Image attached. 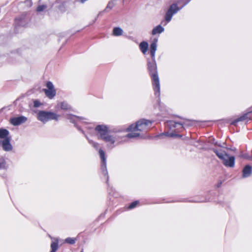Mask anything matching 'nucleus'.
<instances>
[{
  "instance_id": "7ed1b4c3",
  "label": "nucleus",
  "mask_w": 252,
  "mask_h": 252,
  "mask_svg": "<svg viewBox=\"0 0 252 252\" xmlns=\"http://www.w3.org/2000/svg\"><path fill=\"white\" fill-rule=\"evenodd\" d=\"M148 68L152 79V84L156 95L158 96L160 94V84L159 78L157 72V65L155 61L149 62Z\"/></svg>"
},
{
  "instance_id": "dca6fc26",
  "label": "nucleus",
  "mask_w": 252,
  "mask_h": 252,
  "mask_svg": "<svg viewBox=\"0 0 252 252\" xmlns=\"http://www.w3.org/2000/svg\"><path fill=\"white\" fill-rule=\"evenodd\" d=\"M62 109L68 110L70 109V106L66 102H62L59 104Z\"/></svg>"
},
{
  "instance_id": "f8f14e48",
  "label": "nucleus",
  "mask_w": 252,
  "mask_h": 252,
  "mask_svg": "<svg viewBox=\"0 0 252 252\" xmlns=\"http://www.w3.org/2000/svg\"><path fill=\"white\" fill-rule=\"evenodd\" d=\"M252 169L251 166L246 165L243 170V177L246 178L250 176L252 174Z\"/></svg>"
},
{
  "instance_id": "6ab92c4d",
  "label": "nucleus",
  "mask_w": 252,
  "mask_h": 252,
  "mask_svg": "<svg viewBox=\"0 0 252 252\" xmlns=\"http://www.w3.org/2000/svg\"><path fill=\"white\" fill-rule=\"evenodd\" d=\"M65 242L70 244H73L76 242V239L73 238L68 237L65 239Z\"/></svg>"
},
{
  "instance_id": "4be33fe9",
  "label": "nucleus",
  "mask_w": 252,
  "mask_h": 252,
  "mask_svg": "<svg viewBox=\"0 0 252 252\" xmlns=\"http://www.w3.org/2000/svg\"><path fill=\"white\" fill-rule=\"evenodd\" d=\"M138 201H134V202L131 203L128 206V208L129 209L134 208V207H135L136 206V205L138 204Z\"/></svg>"
},
{
  "instance_id": "5701e85b",
  "label": "nucleus",
  "mask_w": 252,
  "mask_h": 252,
  "mask_svg": "<svg viewBox=\"0 0 252 252\" xmlns=\"http://www.w3.org/2000/svg\"><path fill=\"white\" fill-rule=\"evenodd\" d=\"M46 8V6L44 5H40L37 7V11L40 12L44 10Z\"/></svg>"
},
{
  "instance_id": "39448f33",
  "label": "nucleus",
  "mask_w": 252,
  "mask_h": 252,
  "mask_svg": "<svg viewBox=\"0 0 252 252\" xmlns=\"http://www.w3.org/2000/svg\"><path fill=\"white\" fill-rule=\"evenodd\" d=\"M0 139L2 144V148L5 151H10L12 149V146L10 144L11 136H9V131L4 128H0Z\"/></svg>"
},
{
  "instance_id": "6e6552de",
  "label": "nucleus",
  "mask_w": 252,
  "mask_h": 252,
  "mask_svg": "<svg viewBox=\"0 0 252 252\" xmlns=\"http://www.w3.org/2000/svg\"><path fill=\"white\" fill-rule=\"evenodd\" d=\"M180 9L176 3L172 4L169 7L167 10L165 16V19L167 23L170 22L172 19L173 15L176 13Z\"/></svg>"
},
{
  "instance_id": "a878e982",
  "label": "nucleus",
  "mask_w": 252,
  "mask_h": 252,
  "mask_svg": "<svg viewBox=\"0 0 252 252\" xmlns=\"http://www.w3.org/2000/svg\"><path fill=\"white\" fill-rule=\"evenodd\" d=\"M10 123L13 126H16V118H13L10 119Z\"/></svg>"
},
{
  "instance_id": "4468645a",
  "label": "nucleus",
  "mask_w": 252,
  "mask_h": 252,
  "mask_svg": "<svg viewBox=\"0 0 252 252\" xmlns=\"http://www.w3.org/2000/svg\"><path fill=\"white\" fill-rule=\"evenodd\" d=\"M139 47L142 52L145 54L148 50V44L146 42L143 41L140 43Z\"/></svg>"
},
{
  "instance_id": "f3484780",
  "label": "nucleus",
  "mask_w": 252,
  "mask_h": 252,
  "mask_svg": "<svg viewBox=\"0 0 252 252\" xmlns=\"http://www.w3.org/2000/svg\"><path fill=\"white\" fill-rule=\"evenodd\" d=\"M27 120V118L24 116L17 117V125L25 123Z\"/></svg>"
},
{
  "instance_id": "9d476101",
  "label": "nucleus",
  "mask_w": 252,
  "mask_h": 252,
  "mask_svg": "<svg viewBox=\"0 0 252 252\" xmlns=\"http://www.w3.org/2000/svg\"><path fill=\"white\" fill-rule=\"evenodd\" d=\"M158 41V38H154L150 45V53L153 59L155 58V53L157 50Z\"/></svg>"
},
{
  "instance_id": "393cba45",
  "label": "nucleus",
  "mask_w": 252,
  "mask_h": 252,
  "mask_svg": "<svg viewBox=\"0 0 252 252\" xmlns=\"http://www.w3.org/2000/svg\"><path fill=\"white\" fill-rule=\"evenodd\" d=\"M89 143L93 145V146L95 149H97L98 148V144L97 143H95L91 140L89 141Z\"/></svg>"
},
{
  "instance_id": "0eeeda50",
  "label": "nucleus",
  "mask_w": 252,
  "mask_h": 252,
  "mask_svg": "<svg viewBox=\"0 0 252 252\" xmlns=\"http://www.w3.org/2000/svg\"><path fill=\"white\" fill-rule=\"evenodd\" d=\"M47 89L43 90L46 96L49 99H52L56 95V91L53 83L51 82H47L46 83Z\"/></svg>"
},
{
  "instance_id": "f257e3e1",
  "label": "nucleus",
  "mask_w": 252,
  "mask_h": 252,
  "mask_svg": "<svg viewBox=\"0 0 252 252\" xmlns=\"http://www.w3.org/2000/svg\"><path fill=\"white\" fill-rule=\"evenodd\" d=\"M151 122L146 120H141L138 121L136 125L132 124L127 129V131L131 132L127 134L128 138H135L140 135L139 131H146L150 128L151 126Z\"/></svg>"
},
{
  "instance_id": "1a4fd4ad",
  "label": "nucleus",
  "mask_w": 252,
  "mask_h": 252,
  "mask_svg": "<svg viewBox=\"0 0 252 252\" xmlns=\"http://www.w3.org/2000/svg\"><path fill=\"white\" fill-rule=\"evenodd\" d=\"M99 154L101 159L102 165L101 169L104 173V174H107V172L106 171V158L105 157V154L103 150H99Z\"/></svg>"
},
{
  "instance_id": "2eb2a0df",
  "label": "nucleus",
  "mask_w": 252,
  "mask_h": 252,
  "mask_svg": "<svg viewBox=\"0 0 252 252\" xmlns=\"http://www.w3.org/2000/svg\"><path fill=\"white\" fill-rule=\"evenodd\" d=\"M123 31L119 27H116L113 29V34L114 36H120L123 34Z\"/></svg>"
},
{
  "instance_id": "20e7f679",
  "label": "nucleus",
  "mask_w": 252,
  "mask_h": 252,
  "mask_svg": "<svg viewBox=\"0 0 252 252\" xmlns=\"http://www.w3.org/2000/svg\"><path fill=\"white\" fill-rule=\"evenodd\" d=\"M213 151L219 158L222 160V162L225 166L229 167H234L235 164L234 157L230 156L225 152L221 151H219L216 149H214Z\"/></svg>"
},
{
  "instance_id": "412c9836",
  "label": "nucleus",
  "mask_w": 252,
  "mask_h": 252,
  "mask_svg": "<svg viewBox=\"0 0 252 252\" xmlns=\"http://www.w3.org/2000/svg\"><path fill=\"white\" fill-rule=\"evenodd\" d=\"M246 118V115H243V116H241V117L239 118L238 119H237V120H236L233 122V123L235 124L238 122L244 121V120H245Z\"/></svg>"
},
{
  "instance_id": "aec40b11",
  "label": "nucleus",
  "mask_w": 252,
  "mask_h": 252,
  "mask_svg": "<svg viewBox=\"0 0 252 252\" xmlns=\"http://www.w3.org/2000/svg\"><path fill=\"white\" fill-rule=\"evenodd\" d=\"M115 0H112L111 1H110L108 3L106 9H108V8L110 9H111L113 7L114 5L115 4Z\"/></svg>"
},
{
  "instance_id": "ddd939ff",
  "label": "nucleus",
  "mask_w": 252,
  "mask_h": 252,
  "mask_svg": "<svg viewBox=\"0 0 252 252\" xmlns=\"http://www.w3.org/2000/svg\"><path fill=\"white\" fill-rule=\"evenodd\" d=\"M164 28L160 25L155 27L152 30V34L155 35L162 33L164 31Z\"/></svg>"
},
{
  "instance_id": "a211bd4d",
  "label": "nucleus",
  "mask_w": 252,
  "mask_h": 252,
  "mask_svg": "<svg viewBox=\"0 0 252 252\" xmlns=\"http://www.w3.org/2000/svg\"><path fill=\"white\" fill-rule=\"evenodd\" d=\"M168 123L169 124V125L171 126H173V127H177L178 126H179L181 128H183V124L181 122H175V121H169L168 122Z\"/></svg>"
},
{
  "instance_id": "b1692460",
  "label": "nucleus",
  "mask_w": 252,
  "mask_h": 252,
  "mask_svg": "<svg viewBox=\"0 0 252 252\" xmlns=\"http://www.w3.org/2000/svg\"><path fill=\"white\" fill-rule=\"evenodd\" d=\"M41 105V103L38 100H34L33 102V105L35 107H38Z\"/></svg>"
},
{
  "instance_id": "f03ea898",
  "label": "nucleus",
  "mask_w": 252,
  "mask_h": 252,
  "mask_svg": "<svg viewBox=\"0 0 252 252\" xmlns=\"http://www.w3.org/2000/svg\"><path fill=\"white\" fill-rule=\"evenodd\" d=\"M95 130L98 139H102L110 145L115 142V137L109 134L108 128L106 126L98 125L95 127Z\"/></svg>"
},
{
  "instance_id": "cd10ccee",
  "label": "nucleus",
  "mask_w": 252,
  "mask_h": 252,
  "mask_svg": "<svg viewBox=\"0 0 252 252\" xmlns=\"http://www.w3.org/2000/svg\"><path fill=\"white\" fill-rule=\"evenodd\" d=\"M240 157H241L243 158H248V157L246 155H244V154H242L240 156Z\"/></svg>"
},
{
  "instance_id": "423d86ee",
  "label": "nucleus",
  "mask_w": 252,
  "mask_h": 252,
  "mask_svg": "<svg viewBox=\"0 0 252 252\" xmlns=\"http://www.w3.org/2000/svg\"><path fill=\"white\" fill-rule=\"evenodd\" d=\"M59 117L60 116L56 113L44 111H40L37 114V119L43 123L52 120L57 121Z\"/></svg>"
},
{
  "instance_id": "c85d7f7f",
  "label": "nucleus",
  "mask_w": 252,
  "mask_h": 252,
  "mask_svg": "<svg viewBox=\"0 0 252 252\" xmlns=\"http://www.w3.org/2000/svg\"><path fill=\"white\" fill-rule=\"evenodd\" d=\"M3 167H4L3 163L0 162V169L3 168Z\"/></svg>"
},
{
  "instance_id": "bb28decb",
  "label": "nucleus",
  "mask_w": 252,
  "mask_h": 252,
  "mask_svg": "<svg viewBox=\"0 0 252 252\" xmlns=\"http://www.w3.org/2000/svg\"><path fill=\"white\" fill-rule=\"evenodd\" d=\"M167 135L168 136H170V137L180 136V135H179L174 134L173 133L168 134H167Z\"/></svg>"
},
{
  "instance_id": "9b49d317",
  "label": "nucleus",
  "mask_w": 252,
  "mask_h": 252,
  "mask_svg": "<svg viewBox=\"0 0 252 252\" xmlns=\"http://www.w3.org/2000/svg\"><path fill=\"white\" fill-rule=\"evenodd\" d=\"M51 238L52 241L51 244V251L50 252H56L58 248V239L51 237Z\"/></svg>"
}]
</instances>
